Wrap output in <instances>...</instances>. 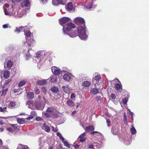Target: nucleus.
<instances>
[{"label": "nucleus", "mask_w": 149, "mask_h": 149, "mask_svg": "<svg viewBox=\"0 0 149 149\" xmlns=\"http://www.w3.org/2000/svg\"><path fill=\"white\" fill-rule=\"evenodd\" d=\"M70 19L67 17H63L61 18L59 20L60 24L63 26V33L66 34L65 29L67 31H69L72 28H74L75 26L74 24L70 22L68 23H66L70 21Z\"/></svg>", "instance_id": "1"}, {"label": "nucleus", "mask_w": 149, "mask_h": 149, "mask_svg": "<svg viewBox=\"0 0 149 149\" xmlns=\"http://www.w3.org/2000/svg\"><path fill=\"white\" fill-rule=\"evenodd\" d=\"M57 111L56 109L53 107H48L47 109L46 112L43 111L42 112L43 116L47 118H49L54 116L55 115Z\"/></svg>", "instance_id": "2"}, {"label": "nucleus", "mask_w": 149, "mask_h": 149, "mask_svg": "<svg viewBox=\"0 0 149 149\" xmlns=\"http://www.w3.org/2000/svg\"><path fill=\"white\" fill-rule=\"evenodd\" d=\"M79 34V36L80 38L82 40H85L87 38V36L86 34V30L84 27L79 26L77 30Z\"/></svg>", "instance_id": "3"}, {"label": "nucleus", "mask_w": 149, "mask_h": 149, "mask_svg": "<svg viewBox=\"0 0 149 149\" xmlns=\"http://www.w3.org/2000/svg\"><path fill=\"white\" fill-rule=\"evenodd\" d=\"M74 22L78 25H82L85 26V22L84 19L80 17H77L74 19Z\"/></svg>", "instance_id": "4"}, {"label": "nucleus", "mask_w": 149, "mask_h": 149, "mask_svg": "<svg viewBox=\"0 0 149 149\" xmlns=\"http://www.w3.org/2000/svg\"><path fill=\"white\" fill-rule=\"evenodd\" d=\"M113 82H116L117 83L115 84L114 87L117 90H120L122 89V86L121 83L118 79H116L113 80Z\"/></svg>", "instance_id": "5"}, {"label": "nucleus", "mask_w": 149, "mask_h": 149, "mask_svg": "<svg viewBox=\"0 0 149 149\" xmlns=\"http://www.w3.org/2000/svg\"><path fill=\"white\" fill-rule=\"evenodd\" d=\"M40 52H38L35 55L33 58V62L35 63L39 62L41 59L42 56Z\"/></svg>", "instance_id": "6"}, {"label": "nucleus", "mask_w": 149, "mask_h": 149, "mask_svg": "<svg viewBox=\"0 0 149 149\" xmlns=\"http://www.w3.org/2000/svg\"><path fill=\"white\" fill-rule=\"evenodd\" d=\"M28 105V107L32 109H36V102L34 101H29L26 103Z\"/></svg>", "instance_id": "7"}, {"label": "nucleus", "mask_w": 149, "mask_h": 149, "mask_svg": "<svg viewBox=\"0 0 149 149\" xmlns=\"http://www.w3.org/2000/svg\"><path fill=\"white\" fill-rule=\"evenodd\" d=\"M21 5L22 8H28L30 6L31 3L29 0H24L22 2Z\"/></svg>", "instance_id": "8"}, {"label": "nucleus", "mask_w": 149, "mask_h": 149, "mask_svg": "<svg viewBox=\"0 0 149 149\" xmlns=\"http://www.w3.org/2000/svg\"><path fill=\"white\" fill-rule=\"evenodd\" d=\"M52 71L55 75H58L60 74V69L55 66L52 67Z\"/></svg>", "instance_id": "9"}, {"label": "nucleus", "mask_w": 149, "mask_h": 149, "mask_svg": "<svg viewBox=\"0 0 149 149\" xmlns=\"http://www.w3.org/2000/svg\"><path fill=\"white\" fill-rule=\"evenodd\" d=\"M45 104L42 102L36 103V108L40 110H42L44 108Z\"/></svg>", "instance_id": "10"}, {"label": "nucleus", "mask_w": 149, "mask_h": 149, "mask_svg": "<svg viewBox=\"0 0 149 149\" xmlns=\"http://www.w3.org/2000/svg\"><path fill=\"white\" fill-rule=\"evenodd\" d=\"M62 88L64 91L67 93H69L72 90V89L68 86H63Z\"/></svg>", "instance_id": "11"}, {"label": "nucleus", "mask_w": 149, "mask_h": 149, "mask_svg": "<svg viewBox=\"0 0 149 149\" xmlns=\"http://www.w3.org/2000/svg\"><path fill=\"white\" fill-rule=\"evenodd\" d=\"M93 132L94 137L95 136L96 139H102L103 137L102 134L100 133L94 131Z\"/></svg>", "instance_id": "12"}, {"label": "nucleus", "mask_w": 149, "mask_h": 149, "mask_svg": "<svg viewBox=\"0 0 149 149\" xmlns=\"http://www.w3.org/2000/svg\"><path fill=\"white\" fill-rule=\"evenodd\" d=\"M66 8L67 11L72 10L73 9V5L72 2L69 3L66 7Z\"/></svg>", "instance_id": "13"}, {"label": "nucleus", "mask_w": 149, "mask_h": 149, "mask_svg": "<svg viewBox=\"0 0 149 149\" xmlns=\"http://www.w3.org/2000/svg\"><path fill=\"white\" fill-rule=\"evenodd\" d=\"M63 78L65 81H69L71 79V74L68 73L65 74L63 76Z\"/></svg>", "instance_id": "14"}, {"label": "nucleus", "mask_w": 149, "mask_h": 149, "mask_svg": "<svg viewBox=\"0 0 149 149\" xmlns=\"http://www.w3.org/2000/svg\"><path fill=\"white\" fill-rule=\"evenodd\" d=\"M79 140L81 142L84 141L86 139V134L85 133L81 134L79 136Z\"/></svg>", "instance_id": "15"}, {"label": "nucleus", "mask_w": 149, "mask_h": 149, "mask_svg": "<svg viewBox=\"0 0 149 149\" xmlns=\"http://www.w3.org/2000/svg\"><path fill=\"white\" fill-rule=\"evenodd\" d=\"M42 129L47 132H49L50 130L49 127L47 125L46 123H44L42 126Z\"/></svg>", "instance_id": "16"}, {"label": "nucleus", "mask_w": 149, "mask_h": 149, "mask_svg": "<svg viewBox=\"0 0 149 149\" xmlns=\"http://www.w3.org/2000/svg\"><path fill=\"white\" fill-rule=\"evenodd\" d=\"M29 8H25V9H23L21 11L20 13V15H19V17H22L23 15H25L26 12V11L29 10Z\"/></svg>", "instance_id": "17"}, {"label": "nucleus", "mask_w": 149, "mask_h": 149, "mask_svg": "<svg viewBox=\"0 0 149 149\" xmlns=\"http://www.w3.org/2000/svg\"><path fill=\"white\" fill-rule=\"evenodd\" d=\"M86 132H91V133L92 134H93V126H90L87 127L86 128Z\"/></svg>", "instance_id": "18"}, {"label": "nucleus", "mask_w": 149, "mask_h": 149, "mask_svg": "<svg viewBox=\"0 0 149 149\" xmlns=\"http://www.w3.org/2000/svg\"><path fill=\"white\" fill-rule=\"evenodd\" d=\"M94 76H95V78L94 80L96 81V82H99V81L101 79V77L99 74L98 73H95Z\"/></svg>", "instance_id": "19"}, {"label": "nucleus", "mask_w": 149, "mask_h": 149, "mask_svg": "<svg viewBox=\"0 0 149 149\" xmlns=\"http://www.w3.org/2000/svg\"><path fill=\"white\" fill-rule=\"evenodd\" d=\"M13 65V63L12 62L10 61H7L6 63V64L4 65V67L5 68H10Z\"/></svg>", "instance_id": "20"}, {"label": "nucleus", "mask_w": 149, "mask_h": 149, "mask_svg": "<svg viewBox=\"0 0 149 149\" xmlns=\"http://www.w3.org/2000/svg\"><path fill=\"white\" fill-rule=\"evenodd\" d=\"M91 83L90 81H86L83 82L82 84V85L84 87H88L90 85Z\"/></svg>", "instance_id": "21"}, {"label": "nucleus", "mask_w": 149, "mask_h": 149, "mask_svg": "<svg viewBox=\"0 0 149 149\" xmlns=\"http://www.w3.org/2000/svg\"><path fill=\"white\" fill-rule=\"evenodd\" d=\"M10 74V72L8 71L5 70L3 72V77L6 79L8 78Z\"/></svg>", "instance_id": "22"}, {"label": "nucleus", "mask_w": 149, "mask_h": 149, "mask_svg": "<svg viewBox=\"0 0 149 149\" xmlns=\"http://www.w3.org/2000/svg\"><path fill=\"white\" fill-rule=\"evenodd\" d=\"M9 117H7L6 118L2 117L0 119V125H2L5 124L6 119H8Z\"/></svg>", "instance_id": "23"}, {"label": "nucleus", "mask_w": 149, "mask_h": 149, "mask_svg": "<svg viewBox=\"0 0 149 149\" xmlns=\"http://www.w3.org/2000/svg\"><path fill=\"white\" fill-rule=\"evenodd\" d=\"M82 6H83L84 7V10H86V9H91V8L93 5L92 3H89L88 4V5L87 6H86L84 5H83Z\"/></svg>", "instance_id": "24"}, {"label": "nucleus", "mask_w": 149, "mask_h": 149, "mask_svg": "<svg viewBox=\"0 0 149 149\" xmlns=\"http://www.w3.org/2000/svg\"><path fill=\"white\" fill-rule=\"evenodd\" d=\"M50 81L51 82L54 83L57 81V79L56 77L55 76H52L50 77Z\"/></svg>", "instance_id": "25"}, {"label": "nucleus", "mask_w": 149, "mask_h": 149, "mask_svg": "<svg viewBox=\"0 0 149 149\" xmlns=\"http://www.w3.org/2000/svg\"><path fill=\"white\" fill-rule=\"evenodd\" d=\"M27 97L30 99H32L34 97V94L32 92H29L27 94Z\"/></svg>", "instance_id": "26"}, {"label": "nucleus", "mask_w": 149, "mask_h": 149, "mask_svg": "<svg viewBox=\"0 0 149 149\" xmlns=\"http://www.w3.org/2000/svg\"><path fill=\"white\" fill-rule=\"evenodd\" d=\"M17 149H29L28 147L26 146L23 145L21 144H19Z\"/></svg>", "instance_id": "27"}, {"label": "nucleus", "mask_w": 149, "mask_h": 149, "mask_svg": "<svg viewBox=\"0 0 149 149\" xmlns=\"http://www.w3.org/2000/svg\"><path fill=\"white\" fill-rule=\"evenodd\" d=\"M46 81L45 80L38 81L37 82V84L39 85H43L46 84Z\"/></svg>", "instance_id": "28"}, {"label": "nucleus", "mask_w": 149, "mask_h": 149, "mask_svg": "<svg viewBox=\"0 0 149 149\" xmlns=\"http://www.w3.org/2000/svg\"><path fill=\"white\" fill-rule=\"evenodd\" d=\"M16 106L15 103L14 101H11L8 104V107L9 108H12Z\"/></svg>", "instance_id": "29"}, {"label": "nucleus", "mask_w": 149, "mask_h": 149, "mask_svg": "<svg viewBox=\"0 0 149 149\" xmlns=\"http://www.w3.org/2000/svg\"><path fill=\"white\" fill-rule=\"evenodd\" d=\"M51 90L54 93H56L58 91V89L57 87L53 86L51 88Z\"/></svg>", "instance_id": "30"}, {"label": "nucleus", "mask_w": 149, "mask_h": 149, "mask_svg": "<svg viewBox=\"0 0 149 149\" xmlns=\"http://www.w3.org/2000/svg\"><path fill=\"white\" fill-rule=\"evenodd\" d=\"M59 0H53L52 3L54 5L56 6L58 4H61Z\"/></svg>", "instance_id": "31"}, {"label": "nucleus", "mask_w": 149, "mask_h": 149, "mask_svg": "<svg viewBox=\"0 0 149 149\" xmlns=\"http://www.w3.org/2000/svg\"><path fill=\"white\" fill-rule=\"evenodd\" d=\"M130 131L131 134H135L136 132V130L133 125L130 129Z\"/></svg>", "instance_id": "32"}, {"label": "nucleus", "mask_w": 149, "mask_h": 149, "mask_svg": "<svg viewBox=\"0 0 149 149\" xmlns=\"http://www.w3.org/2000/svg\"><path fill=\"white\" fill-rule=\"evenodd\" d=\"M128 100V98L127 97H125V98L124 99H123L122 101L120 103V104L122 106V104H126Z\"/></svg>", "instance_id": "33"}, {"label": "nucleus", "mask_w": 149, "mask_h": 149, "mask_svg": "<svg viewBox=\"0 0 149 149\" xmlns=\"http://www.w3.org/2000/svg\"><path fill=\"white\" fill-rule=\"evenodd\" d=\"M24 27L23 26H21L18 29L17 28L16 30L15 31V32H18L19 33L21 31H24Z\"/></svg>", "instance_id": "34"}, {"label": "nucleus", "mask_w": 149, "mask_h": 149, "mask_svg": "<svg viewBox=\"0 0 149 149\" xmlns=\"http://www.w3.org/2000/svg\"><path fill=\"white\" fill-rule=\"evenodd\" d=\"M62 142L63 143L64 145L65 146L68 148H70V145L68 143L67 141H65L64 140L62 141Z\"/></svg>", "instance_id": "35"}, {"label": "nucleus", "mask_w": 149, "mask_h": 149, "mask_svg": "<svg viewBox=\"0 0 149 149\" xmlns=\"http://www.w3.org/2000/svg\"><path fill=\"white\" fill-rule=\"evenodd\" d=\"M69 36L73 38L76 37L77 36L76 31H74L72 33L69 34Z\"/></svg>", "instance_id": "36"}, {"label": "nucleus", "mask_w": 149, "mask_h": 149, "mask_svg": "<svg viewBox=\"0 0 149 149\" xmlns=\"http://www.w3.org/2000/svg\"><path fill=\"white\" fill-rule=\"evenodd\" d=\"M67 103L70 106H73L74 105V102L70 100H68L67 101Z\"/></svg>", "instance_id": "37"}, {"label": "nucleus", "mask_w": 149, "mask_h": 149, "mask_svg": "<svg viewBox=\"0 0 149 149\" xmlns=\"http://www.w3.org/2000/svg\"><path fill=\"white\" fill-rule=\"evenodd\" d=\"M94 147L95 146L97 148H99L101 147V145L100 144L96 142H94Z\"/></svg>", "instance_id": "38"}, {"label": "nucleus", "mask_w": 149, "mask_h": 149, "mask_svg": "<svg viewBox=\"0 0 149 149\" xmlns=\"http://www.w3.org/2000/svg\"><path fill=\"white\" fill-rule=\"evenodd\" d=\"M111 131L113 134L116 135L117 133L118 130L115 127H113L111 129Z\"/></svg>", "instance_id": "39"}, {"label": "nucleus", "mask_w": 149, "mask_h": 149, "mask_svg": "<svg viewBox=\"0 0 149 149\" xmlns=\"http://www.w3.org/2000/svg\"><path fill=\"white\" fill-rule=\"evenodd\" d=\"M17 121L19 124H23L25 122L24 120L20 118H18L17 119Z\"/></svg>", "instance_id": "40"}, {"label": "nucleus", "mask_w": 149, "mask_h": 149, "mask_svg": "<svg viewBox=\"0 0 149 149\" xmlns=\"http://www.w3.org/2000/svg\"><path fill=\"white\" fill-rule=\"evenodd\" d=\"M26 81H22L19 83L18 85L19 86H22L24 85L26 83Z\"/></svg>", "instance_id": "41"}, {"label": "nucleus", "mask_w": 149, "mask_h": 149, "mask_svg": "<svg viewBox=\"0 0 149 149\" xmlns=\"http://www.w3.org/2000/svg\"><path fill=\"white\" fill-rule=\"evenodd\" d=\"M26 38L27 37H30L31 36V33L30 31L27 32L25 34ZM26 40H27V38H26Z\"/></svg>", "instance_id": "42"}, {"label": "nucleus", "mask_w": 149, "mask_h": 149, "mask_svg": "<svg viewBox=\"0 0 149 149\" xmlns=\"http://www.w3.org/2000/svg\"><path fill=\"white\" fill-rule=\"evenodd\" d=\"M57 135L60 137V139L62 141L64 140V138L61 136V134L59 132L57 133Z\"/></svg>", "instance_id": "43"}, {"label": "nucleus", "mask_w": 149, "mask_h": 149, "mask_svg": "<svg viewBox=\"0 0 149 149\" xmlns=\"http://www.w3.org/2000/svg\"><path fill=\"white\" fill-rule=\"evenodd\" d=\"M8 89L7 88H6V89L3 90L1 94V95L4 96L6 93L8 91Z\"/></svg>", "instance_id": "44"}, {"label": "nucleus", "mask_w": 149, "mask_h": 149, "mask_svg": "<svg viewBox=\"0 0 149 149\" xmlns=\"http://www.w3.org/2000/svg\"><path fill=\"white\" fill-rule=\"evenodd\" d=\"M124 123L125 124H127V117L126 116L125 113L124 114Z\"/></svg>", "instance_id": "45"}, {"label": "nucleus", "mask_w": 149, "mask_h": 149, "mask_svg": "<svg viewBox=\"0 0 149 149\" xmlns=\"http://www.w3.org/2000/svg\"><path fill=\"white\" fill-rule=\"evenodd\" d=\"M129 112H128V114L130 116H131V118H132V119L133 120V116L134 115V113H133L131 112L130 111V110L129 109H128Z\"/></svg>", "instance_id": "46"}, {"label": "nucleus", "mask_w": 149, "mask_h": 149, "mask_svg": "<svg viewBox=\"0 0 149 149\" xmlns=\"http://www.w3.org/2000/svg\"><path fill=\"white\" fill-rule=\"evenodd\" d=\"M60 2H61V3L63 5H65L66 3V2L67 0H59Z\"/></svg>", "instance_id": "47"}, {"label": "nucleus", "mask_w": 149, "mask_h": 149, "mask_svg": "<svg viewBox=\"0 0 149 149\" xmlns=\"http://www.w3.org/2000/svg\"><path fill=\"white\" fill-rule=\"evenodd\" d=\"M6 129L7 131H9L10 132H12L13 131V129L12 127L7 128Z\"/></svg>", "instance_id": "48"}, {"label": "nucleus", "mask_w": 149, "mask_h": 149, "mask_svg": "<svg viewBox=\"0 0 149 149\" xmlns=\"http://www.w3.org/2000/svg\"><path fill=\"white\" fill-rule=\"evenodd\" d=\"M11 79H9L7 81H6L4 83V87L5 86V85H6L8 84H9V83L11 82Z\"/></svg>", "instance_id": "49"}, {"label": "nucleus", "mask_w": 149, "mask_h": 149, "mask_svg": "<svg viewBox=\"0 0 149 149\" xmlns=\"http://www.w3.org/2000/svg\"><path fill=\"white\" fill-rule=\"evenodd\" d=\"M11 126L13 130L17 129V125L16 124H12Z\"/></svg>", "instance_id": "50"}, {"label": "nucleus", "mask_w": 149, "mask_h": 149, "mask_svg": "<svg viewBox=\"0 0 149 149\" xmlns=\"http://www.w3.org/2000/svg\"><path fill=\"white\" fill-rule=\"evenodd\" d=\"M73 146L75 149L78 148L79 147V146L76 143H74L73 144Z\"/></svg>", "instance_id": "51"}, {"label": "nucleus", "mask_w": 149, "mask_h": 149, "mask_svg": "<svg viewBox=\"0 0 149 149\" xmlns=\"http://www.w3.org/2000/svg\"><path fill=\"white\" fill-rule=\"evenodd\" d=\"M6 107H4L2 108L0 107V112H2L5 111V109H6Z\"/></svg>", "instance_id": "52"}, {"label": "nucleus", "mask_w": 149, "mask_h": 149, "mask_svg": "<svg viewBox=\"0 0 149 149\" xmlns=\"http://www.w3.org/2000/svg\"><path fill=\"white\" fill-rule=\"evenodd\" d=\"M36 93L37 94H39L40 93V91L39 89L38 88H36L35 89Z\"/></svg>", "instance_id": "53"}, {"label": "nucleus", "mask_w": 149, "mask_h": 149, "mask_svg": "<svg viewBox=\"0 0 149 149\" xmlns=\"http://www.w3.org/2000/svg\"><path fill=\"white\" fill-rule=\"evenodd\" d=\"M42 91L44 93H46V88L44 87H43L42 88Z\"/></svg>", "instance_id": "54"}, {"label": "nucleus", "mask_w": 149, "mask_h": 149, "mask_svg": "<svg viewBox=\"0 0 149 149\" xmlns=\"http://www.w3.org/2000/svg\"><path fill=\"white\" fill-rule=\"evenodd\" d=\"M98 90L97 88L94 89V94L98 93Z\"/></svg>", "instance_id": "55"}, {"label": "nucleus", "mask_w": 149, "mask_h": 149, "mask_svg": "<svg viewBox=\"0 0 149 149\" xmlns=\"http://www.w3.org/2000/svg\"><path fill=\"white\" fill-rule=\"evenodd\" d=\"M110 97L113 99H114L116 98V96L113 94H111Z\"/></svg>", "instance_id": "56"}, {"label": "nucleus", "mask_w": 149, "mask_h": 149, "mask_svg": "<svg viewBox=\"0 0 149 149\" xmlns=\"http://www.w3.org/2000/svg\"><path fill=\"white\" fill-rule=\"evenodd\" d=\"M36 120L38 121H42L43 120V119L40 117H38L36 118Z\"/></svg>", "instance_id": "57"}, {"label": "nucleus", "mask_w": 149, "mask_h": 149, "mask_svg": "<svg viewBox=\"0 0 149 149\" xmlns=\"http://www.w3.org/2000/svg\"><path fill=\"white\" fill-rule=\"evenodd\" d=\"M5 14L6 15H10V13L9 12L7 11L6 10H4Z\"/></svg>", "instance_id": "58"}, {"label": "nucleus", "mask_w": 149, "mask_h": 149, "mask_svg": "<svg viewBox=\"0 0 149 149\" xmlns=\"http://www.w3.org/2000/svg\"><path fill=\"white\" fill-rule=\"evenodd\" d=\"M131 142L130 141H126L125 142V143L126 145H129L130 144Z\"/></svg>", "instance_id": "59"}, {"label": "nucleus", "mask_w": 149, "mask_h": 149, "mask_svg": "<svg viewBox=\"0 0 149 149\" xmlns=\"http://www.w3.org/2000/svg\"><path fill=\"white\" fill-rule=\"evenodd\" d=\"M41 139H42L41 138H40L38 140V142L39 143V145H40L41 144V142H42Z\"/></svg>", "instance_id": "60"}, {"label": "nucleus", "mask_w": 149, "mask_h": 149, "mask_svg": "<svg viewBox=\"0 0 149 149\" xmlns=\"http://www.w3.org/2000/svg\"><path fill=\"white\" fill-rule=\"evenodd\" d=\"M107 126L108 127H109L110 125H110V121H109V120H108V119L107 120Z\"/></svg>", "instance_id": "61"}, {"label": "nucleus", "mask_w": 149, "mask_h": 149, "mask_svg": "<svg viewBox=\"0 0 149 149\" xmlns=\"http://www.w3.org/2000/svg\"><path fill=\"white\" fill-rule=\"evenodd\" d=\"M33 118V116H29V117L26 118V119L27 120H30Z\"/></svg>", "instance_id": "62"}, {"label": "nucleus", "mask_w": 149, "mask_h": 149, "mask_svg": "<svg viewBox=\"0 0 149 149\" xmlns=\"http://www.w3.org/2000/svg\"><path fill=\"white\" fill-rule=\"evenodd\" d=\"M8 24H4L3 26V28L6 29L8 27Z\"/></svg>", "instance_id": "63"}, {"label": "nucleus", "mask_w": 149, "mask_h": 149, "mask_svg": "<svg viewBox=\"0 0 149 149\" xmlns=\"http://www.w3.org/2000/svg\"><path fill=\"white\" fill-rule=\"evenodd\" d=\"M1 149H9L7 147L5 146L2 147Z\"/></svg>", "instance_id": "64"}]
</instances>
